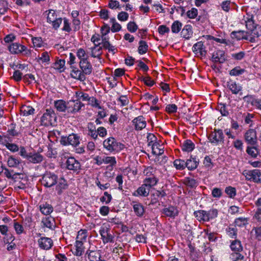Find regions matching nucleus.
I'll list each match as a JSON object with an SVG mask.
<instances>
[{
	"instance_id": "nucleus-1",
	"label": "nucleus",
	"mask_w": 261,
	"mask_h": 261,
	"mask_svg": "<svg viewBox=\"0 0 261 261\" xmlns=\"http://www.w3.org/2000/svg\"><path fill=\"white\" fill-rule=\"evenodd\" d=\"M103 145L104 147L110 152H119L124 148V145L116 141V139L113 137H109L106 139Z\"/></svg>"
},
{
	"instance_id": "nucleus-2",
	"label": "nucleus",
	"mask_w": 261,
	"mask_h": 261,
	"mask_svg": "<svg viewBox=\"0 0 261 261\" xmlns=\"http://www.w3.org/2000/svg\"><path fill=\"white\" fill-rule=\"evenodd\" d=\"M8 49L12 54H22L23 56L29 57L31 55V50L27 47L18 43H13L8 46Z\"/></svg>"
},
{
	"instance_id": "nucleus-3",
	"label": "nucleus",
	"mask_w": 261,
	"mask_h": 261,
	"mask_svg": "<svg viewBox=\"0 0 261 261\" xmlns=\"http://www.w3.org/2000/svg\"><path fill=\"white\" fill-rule=\"evenodd\" d=\"M246 27L248 30L246 32L254 39L261 36V27L255 24L252 17L246 21Z\"/></svg>"
},
{
	"instance_id": "nucleus-4",
	"label": "nucleus",
	"mask_w": 261,
	"mask_h": 261,
	"mask_svg": "<svg viewBox=\"0 0 261 261\" xmlns=\"http://www.w3.org/2000/svg\"><path fill=\"white\" fill-rule=\"evenodd\" d=\"M58 176L54 173L45 172L40 179L42 185L46 188H50L57 183Z\"/></svg>"
},
{
	"instance_id": "nucleus-5",
	"label": "nucleus",
	"mask_w": 261,
	"mask_h": 261,
	"mask_svg": "<svg viewBox=\"0 0 261 261\" xmlns=\"http://www.w3.org/2000/svg\"><path fill=\"white\" fill-rule=\"evenodd\" d=\"M56 122V117L53 110L47 109L41 118L42 125L48 126L54 125Z\"/></svg>"
},
{
	"instance_id": "nucleus-6",
	"label": "nucleus",
	"mask_w": 261,
	"mask_h": 261,
	"mask_svg": "<svg viewBox=\"0 0 261 261\" xmlns=\"http://www.w3.org/2000/svg\"><path fill=\"white\" fill-rule=\"evenodd\" d=\"M75 95L77 98L80 99V100L87 101V105H90L93 107L97 108L98 109H101L98 101L95 97H90L87 93L82 91L76 92Z\"/></svg>"
},
{
	"instance_id": "nucleus-7",
	"label": "nucleus",
	"mask_w": 261,
	"mask_h": 261,
	"mask_svg": "<svg viewBox=\"0 0 261 261\" xmlns=\"http://www.w3.org/2000/svg\"><path fill=\"white\" fill-rule=\"evenodd\" d=\"M80 142V136L74 133L70 134L67 137L63 136L61 137L60 140L61 144L64 146L71 145L73 146L76 147L79 145Z\"/></svg>"
},
{
	"instance_id": "nucleus-8",
	"label": "nucleus",
	"mask_w": 261,
	"mask_h": 261,
	"mask_svg": "<svg viewBox=\"0 0 261 261\" xmlns=\"http://www.w3.org/2000/svg\"><path fill=\"white\" fill-rule=\"evenodd\" d=\"M243 175L246 180L253 181L256 183L261 182V172L258 169L245 170L243 172Z\"/></svg>"
},
{
	"instance_id": "nucleus-9",
	"label": "nucleus",
	"mask_w": 261,
	"mask_h": 261,
	"mask_svg": "<svg viewBox=\"0 0 261 261\" xmlns=\"http://www.w3.org/2000/svg\"><path fill=\"white\" fill-rule=\"evenodd\" d=\"M248 33L244 31H233L230 36L232 39L236 38L237 40L245 39L252 43L256 42V40L254 39V37L251 36Z\"/></svg>"
},
{
	"instance_id": "nucleus-10",
	"label": "nucleus",
	"mask_w": 261,
	"mask_h": 261,
	"mask_svg": "<svg viewBox=\"0 0 261 261\" xmlns=\"http://www.w3.org/2000/svg\"><path fill=\"white\" fill-rule=\"evenodd\" d=\"M103 243L105 244L114 242V236L111 232L110 229L107 227H102L99 230Z\"/></svg>"
},
{
	"instance_id": "nucleus-11",
	"label": "nucleus",
	"mask_w": 261,
	"mask_h": 261,
	"mask_svg": "<svg viewBox=\"0 0 261 261\" xmlns=\"http://www.w3.org/2000/svg\"><path fill=\"white\" fill-rule=\"evenodd\" d=\"M68 113L75 114L81 111L84 105L81 101L80 99L70 100L68 101Z\"/></svg>"
},
{
	"instance_id": "nucleus-12",
	"label": "nucleus",
	"mask_w": 261,
	"mask_h": 261,
	"mask_svg": "<svg viewBox=\"0 0 261 261\" xmlns=\"http://www.w3.org/2000/svg\"><path fill=\"white\" fill-rule=\"evenodd\" d=\"M67 169L78 172L81 169V164L73 157L69 158L66 162Z\"/></svg>"
},
{
	"instance_id": "nucleus-13",
	"label": "nucleus",
	"mask_w": 261,
	"mask_h": 261,
	"mask_svg": "<svg viewBox=\"0 0 261 261\" xmlns=\"http://www.w3.org/2000/svg\"><path fill=\"white\" fill-rule=\"evenodd\" d=\"M245 141L252 145H254L257 142L256 132L254 129H249L245 134Z\"/></svg>"
},
{
	"instance_id": "nucleus-14",
	"label": "nucleus",
	"mask_w": 261,
	"mask_h": 261,
	"mask_svg": "<svg viewBox=\"0 0 261 261\" xmlns=\"http://www.w3.org/2000/svg\"><path fill=\"white\" fill-rule=\"evenodd\" d=\"M224 138V135L221 130H215L208 137V139L212 143H218L222 142Z\"/></svg>"
},
{
	"instance_id": "nucleus-15",
	"label": "nucleus",
	"mask_w": 261,
	"mask_h": 261,
	"mask_svg": "<svg viewBox=\"0 0 261 261\" xmlns=\"http://www.w3.org/2000/svg\"><path fill=\"white\" fill-rule=\"evenodd\" d=\"M227 55L225 54L224 51L217 50L213 53L212 60L215 63H222L225 61Z\"/></svg>"
},
{
	"instance_id": "nucleus-16",
	"label": "nucleus",
	"mask_w": 261,
	"mask_h": 261,
	"mask_svg": "<svg viewBox=\"0 0 261 261\" xmlns=\"http://www.w3.org/2000/svg\"><path fill=\"white\" fill-rule=\"evenodd\" d=\"M80 67L85 75H89L91 73L92 71V66L90 62L87 60H82L79 62Z\"/></svg>"
},
{
	"instance_id": "nucleus-17",
	"label": "nucleus",
	"mask_w": 261,
	"mask_h": 261,
	"mask_svg": "<svg viewBox=\"0 0 261 261\" xmlns=\"http://www.w3.org/2000/svg\"><path fill=\"white\" fill-rule=\"evenodd\" d=\"M231 45H232V46H233V43H230L229 42V51L230 52V60L237 61L242 60L245 57V52L244 51L236 52L234 48H231Z\"/></svg>"
},
{
	"instance_id": "nucleus-18",
	"label": "nucleus",
	"mask_w": 261,
	"mask_h": 261,
	"mask_svg": "<svg viewBox=\"0 0 261 261\" xmlns=\"http://www.w3.org/2000/svg\"><path fill=\"white\" fill-rule=\"evenodd\" d=\"M194 215L196 219L200 222L208 221L210 219L213 218V217L210 216V213H207L203 210L195 211Z\"/></svg>"
},
{
	"instance_id": "nucleus-19",
	"label": "nucleus",
	"mask_w": 261,
	"mask_h": 261,
	"mask_svg": "<svg viewBox=\"0 0 261 261\" xmlns=\"http://www.w3.org/2000/svg\"><path fill=\"white\" fill-rule=\"evenodd\" d=\"M38 243L41 248L45 250L50 249L53 244L52 240L47 237L41 238L38 240Z\"/></svg>"
},
{
	"instance_id": "nucleus-20",
	"label": "nucleus",
	"mask_w": 261,
	"mask_h": 261,
	"mask_svg": "<svg viewBox=\"0 0 261 261\" xmlns=\"http://www.w3.org/2000/svg\"><path fill=\"white\" fill-rule=\"evenodd\" d=\"M161 212L165 216L171 218H175L178 215V210L173 206L164 208Z\"/></svg>"
},
{
	"instance_id": "nucleus-21",
	"label": "nucleus",
	"mask_w": 261,
	"mask_h": 261,
	"mask_svg": "<svg viewBox=\"0 0 261 261\" xmlns=\"http://www.w3.org/2000/svg\"><path fill=\"white\" fill-rule=\"evenodd\" d=\"M193 51L196 55H197V56H205L206 53L204 47H203V44L201 41L198 42L194 45L193 47Z\"/></svg>"
},
{
	"instance_id": "nucleus-22",
	"label": "nucleus",
	"mask_w": 261,
	"mask_h": 261,
	"mask_svg": "<svg viewBox=\"0 0 261 261\" xmlns=\"http://www.w3.org/2000/svg\"><path fill=\"white\" fill-rule=\"evenodd\" d=\"M56 184V190L58 195H61L63 190L66 189L68 187L67 181L63 177L58 179Z\"/></svg>"
},
{
	"instance_id": "nucleus-23",
	"label": "nucleus",
	"mask_w": 261,
	"mask_h": 261,
	"mask_svg": "<svg viewBox=\"0 0 261 261\" xmlns=\"http://www.w3.org/2000/svg\"><path fill=\"white\" fill-rule=\"evenodd\" d=\"M150 189L146 184H143L134 193V196H147L150 192Z\"/></svg>"
},
{
	"instance_id": "nucleus-24",
	"label": "nucleus",
	"mask_w": 261,
	"mask_h": 261,
	"mask_svg": "<svg viewBox=\"0 0 261 261\" xmlns=\"http://www.w3.org/2000/svg\"><path fill=\"white\" fill-rule=\"evenodd\" d=\"M133 123L137 130H142L146 125V122L142 116H139L133 120Z\"/></svg>"
},
{
	"instance_id": "nucleus-25",
	"label": "nucleus",
	"mask_w": 261,
	"mask_h": 261,
	"mask_svg": "<svg viewBox=\"0 0 261 261\" xmlns=\"http://www.w3.org/2000/svg\"><path fill=\"white\" fill-rule=\"evenodd\" d=\"M71 76L75 79L84 81L86 80L85 74L76 67H73L70 73Z\"/></svg>"
},
{
	"instance_id": "nucleus-26",
	"label": "nucleus",
	"mask_w": 261,
	"mask_h": 261,
	"mask_svg": "<svg viewBox=\"0 0 261 261\" xmlns=\"http://www.w3.org/2000/svg\"><path fill=\"white\" fill-rule=\"evenodd\" d=\"M54 106L58 112H65L66 110L68 111V102L66 103L63 100L55 101Z\"/></svg>"
},
{
	"instance_id": "nucleus-27",
	"label": "nucleus",
	"mask_w": 261,
	"mask_h": 261,
	"mask_svg": "<svg viewBox=\"0 0 261 261\" xmlns=\"http://www.w3.org/2000/svg\"><path fill=\"white\" fill-rule=\"evenodd\" d=\"M133 203V209L136 215L138 217H142L145 213V209L143 205L139 202H134Z\"/></svg>"
},
{
	"instance_id": "nucleus-28",
	"label": "nucleus",
	"mask_w": 261,
	"mask_h": 261,
	"mask_svg": "<svg viewBox=\"0 0 261 261\" xmlns=\"http://www.w3.org/2000/svg\"><path fill=\"white\" fill-rule=\"evenodd\" d=\"M100 43H98L97 45H95L94 47L91 48V56L93 58H97L99 59H101L102 54V47L100 46Z\"/></svg>"
},
{
	"instance_id": "nucleus-29",
	"label": "nucleus",
	"mask_w": 261,
	"mask_h": 261,
	"mask_svg": "<svg viewBox=\"0 0 261 261\" xmlns=\"http://www.w3.org/2000/svg\"><path fill=\"white\" fill-rule=\"evenodd\" d=\"M152 153L154 155H160L164 153V147L162 144L155 142L152 144Z\"/></svg>"
},
{
	"instance_id": "nucleus-30",
	"label": "nucleus",
	"mask_w": 261,
	"mask_h": 261,
	"mask_svg": "<svg viewBox=\"0 0 261 261\" xmlns=\"http://www.w3.org/2000/svg\"><path fill=\"white\" fill-rule=\"evenodd\" d=\"M186 164V167L189 170H193L197 167L199 164V160H197L196 158H191L187 160Z\"/></svg>"
},
{
	"instance_id": "nucleus-31",
	"label": "nucleus",
	"mask_w": 261,
	"mask_h": 261,
	"mask_svg": "<svg viewBox=\"0 0 261 261\" xmlns=\"http://www.w3.org/2000/svg\"><path fill=\"white\" fill-rule=\"evenodd\" d=\"M65 63L64 60L57 59L55 62L53 64L51 67L61 72L65 70Z\"/></svg>"
},
{
	"instance_id": "nucleus-32",
	"label": "nucleus",
	"mask_w": 261,
	"mask_h": 261,
	"mask_svg": "<svg viewBox=\"0 0 261 261\" xmlns=\"http://www.w3.org/2000/svg\"><path fill=\"white\" fill-rule=\"evenodd\" d=\"M43 156L39 153H30L28 156V160L33 163H39L43 161Z\"/></svg>"
},
{
	"instance_id": "nucleus-33",
	"label": "nucleus",
	"mask_w": 261,
	"mask_h": 261,
	"mask_svg": "<svg viewBox=\"0 0 261 261\" xmlns=\"http://www.w3.org/2000/svg\"><path fill=\"white\" fill-rule=\"evenodd\" d=\"M86 254L88 255V259L90 261H98L100 259V255L97 250H88Z\"/></svg>"
},
{
	"instance_id": "nucleus-34",
	"label": "nucleus",
	"mask_w": 261,
	"mask_h": 261,
	"mask_svg": "<svg viewBox=\"0 0 261 261\" xmlns=\"http://www.w3.org/2000/svg\"><path fill=\"white\" fill-rule=\"evenodd\" d=\"M42 223L44 227L53 229L55 226L54 219L51 217H47L42 219Z\"/></svg>"
},
{
	"instance_id": "nucleus-35",
	"label": "nucleus",
	"mask_w": 261,
	"mask_h": 261,
	"mask_svg": "<svg viewBox=\"0 0 261 261\" xmlns=\"http://www.w3.org/2000/svg\"><path fill=\"white\" fill-rule=\"evenodd\" d=\"M158 170L152 167H147L143 171V174L146 177H153L157 176Z\"/></svg>"
},
{
	"instance_id": "nucleus-36",
	"label": "nucleus",
	"mask_w": 261,
	"mask_h": 261,
	"mask_svg": "<svg viewBox=\"0 0 261 261\" xmlns=\"http://www.w3.org/2000/svg\"><path fill=\"white\" fill-rule=\"evenodd\" d=\"M40 210L43 214L48 215L53 211V207L50 204L45 203L40 205Z\"/></svg>"
},
{
	"instance_id": "nucleus-37",
	"label": "nucleus",
	"mask_w": 261,
	"mask_h": 261,
	"mask_svg": "<svg viewBox=\"0 0 261 261\" xmlns=\"http://www.w3.org/2000/svg\"><path fill=\"white\" fill-rule=\"evenodd\" d=\"M195 148L194 144L190 140L184 141L182 145V150L184 151L190 152Z\"/></svg>"
},
{
	"instance_id": "nucleus-38",
	"label": "nucleus",
	"mask_w": 261,
	"mask_h": 261,
	"mask_svg": "<svg viewBox=\"0 0 261 261\" xmlns=\"http://www.w3.org/2000/svg\"><path fill=\"white\" fill-rule=\"evenodd\" d=\"M159 179L157 176L153 177H146L144 180L143 183L146 184V186H148L150 189L151 187L155 186L158 182Z\"/></svg>"
},
{
	"instance_id": "nucleus-39",
	"label": "nucleus",
	"mask_w": 261,
	"mask_h": 261,
	"mask_svg": "<svg viewBox=\"0 0 261 261\" xmlns=\"http://www.w3.org/2000/svg\"><path fill=\"white\" fill-rule=\"evenodd\" d=\"M88 135L93 139L96 140L97 138L98 134L95 127L93 125V123H89L88 124Z\"/></svg>"
},
{
	"instance_id": "nucleus-40",
	"label": "nucleus",
	"mask_w": 261,
	"mask_h": 261,
	"mask_svg": "<svg viewBox=\"0 0 261 261\" xmlns=\"http://www.w3.org/2000/svg\"><path fill=\"white\" fill-rule=\"evenodd\" d=\"M232 251L234 252H241L243 250L241 242L239 240H235L232 241L230 246Z\"/></svg>"
},
{
	"instance_id": "nucleus-41",
	"label": "nucleus",
	"mask_w": 261,
	"mask_h": 261,
	"mask_svg": "<svg viewBox=\"0 0 261 261\" xmlns=\"http://www.w3.org/2000/svg\"><path fill=\"white\" fill-rule=\"evenodd\" d=\"M148 49V45L147 43L143 40H141L139 42L138 53L140 55L146 54Z\"/></svg>"
},
{
	"instance_id": "nucleus-42",
	"label": "nucleus",
	"mask_w": 261,
	"mask_h": 261,
	"mask_svg": "<svg viewBox=\"0 0 261 261\" xmlns=\"http://www.w3.org/2000/svg\"><path fill=\"white\" fill-rule=\"evenodd\" d=\"M192 34V29L190 25H186L182 29L181 36L186 39H189Z\"/></svg>"
},
{
	"instance_id": "nucleus-43",
	"label": "nucleus",
	"mask_w": 261,
	"mask_h": 261,
	"mask_svg": "<svg viewBox=\"0 0 261 261\" xmlns=\"http://www.w3.org/2000/svg\"><path fill=\"white\" fill-rule=\"evenodd\" d=\"M87 231L86 230H80L76 237V242H84L86 241L87 237Z\"/></svg>"
},
{
	"instance_id": "nucleus-44",
	"label": "nucleus",
	"mask_w": 261,
	"mask_h": 261,
	"mask_svg": "<svg viewBox=\"0 0 261 261\" xmlns=\"http://www.w3.org/2000/svg\"><path fill=\"white\" fill-rule=\"evenodd\" d=\"M102 161L106 164H110L111 167L115 166L116 165V160L114 156H104Z\"/></svg>"
},
{
	"instance_id": "nucleus-45",
	"label": "nucleus",
	"mask_w": 261,
	"mask_h": 261,
	"mask_svg": "<svg viewBox=\"0 0 261 261\" xmlns=\"http://www.w3.org/2000/svg\"><path fill=\"white\" fill-rule=\"evenodd\" d=\"M174 166L177 170H183L186 167V162L181 159H176L174 162Z\"/></svg>"
},
{
	"instance_id": "nucleus-46",
	"label": "nucleus",
	"mask_w": 261,
	"mask_h": 261,
	"mask_svg": "<svg viewBox=\"0 0 261 261\" xmlns=\"http://www.w3.org/2000/svg\"><path fill=\"white\" fill-rule=\"evenodd\" d=\"M75 248V255L79 256L82 255L84 251L83 243L76 241Z\"/></svg>"
},
{
	"instance_id": "nucleus-47",
	"label": "nucleus",
	"mask_w": 261,
	"mask_h": 261,
	"mask_svg": "<svg viewBox=\"0 0 261 261\" xmlns=\"http://www.w3.org/2000/svg\"><path fill=\"white\" fill-rule=\"evenodd\" d=\"M4 170V174L8 178L15 179L17 177V175H20L19 173L14 172L13 170H9L7 168H5Z\"/></svg>"
},
{
	"instance_id": "nucleus-48",
	"label": "nucleus",
	"mask_w": 261,
	"mask_h": 261,
	"mask_svg": "<svg viewBox=\"0 0 261 261\" xmlns=\"http://www.w3.org/2000/svg\"><path fill=\"white\" fill-rule=\"evenodd\" d=\"M245 72L244 69H242L240 66H237L229 71V74L233 76H238Z\"/></svg>"
},
{
	"instance_id": "nucleus-49",
	"label": "nucleus",
	"mask_w": 261,
	"mask_h": 261,
	"mask_svg": "<svg viewBox=\"0 0 261 261\" xmlns=\"http://www.w3.org/2000/svg\"><path fill=\"white\" fill-rule=\"evenodd\" d=\"M182 23L178 21H175L171 25V31L173 33H178L181 30Z\"/></svg>"
},
{
	"instance_id": "nucleus-50",
	"label": "nucleus",
	"mask_w": 261,
	"mask_h": 261,
	"mask_svg": "<svg viewBox=\"0 0 261 261\" xmlns=\"http://www.w3.org/2000/svg\"><path fill=\"white\" fill-rule=\"evenodd\" d=\"M20 164V161L12 156H10L8 160V165L11 167H17Z\"/></svg>"
},
{
	"instance_id": "nucleus-51",
	"label": "nucleus",
	"mask_w": 261,
	"mask_h": 261,
	"mask_svg": "<svg viewBox=\"0 0 261 261\" xmlns=\"http://www.w3.org/2000/svg\"><path fill=\"white\" fill-rule=\"evenodd\" d=\"M110 21L112 23V26L111 28L112 32H117L121 30V25L116 22V19L114 18H111Z\"/></svg>"
},
{
	"instance_id": "nucleus-52",
	"label": "nucleus",
	"mask_w": 261,
	"mask_h": 261,
	"mask_svg": "<svg viewBox=\"0 0 261 261\" xmlns=\"http://www.w3.org/2000/svg\"><path fill=\"white\" fill-rule=\"evenodd\" d=\"M218 109L220 111L222 116H227L228 115L227 106L225 104L219 103Z\"/></svg>"
},
{
	"instance_id": "nucleus-53",
	"label": "nucleus",
	"mask_w": 261,
	"mask_h": 261,
	"mask_svg": "<svg viewBox=\"0 0 261 261\" xmlns=\"http://www.w3.org/2000/svg\"><path fill=\"white\" fill-rule=\"evenodd\" d=\"M255 115L253 114L248 113L245 117L244 121L246 124H249L250 127H252L253 124V119L254 118Z\"/></svg>"
},
{
	"instance_id": "nucleus-54",
	"label": "nucleus",
	"mask_w": 261,
	"mask_h": 261,
	"mask_svg": "<svg viewBox=\"0 0 261 261\" xmlns=\"http://www.w3.org/2000/svg\"><path fill=\"white\" fill-rule=\"evenodd\" d=\"M76 56L80 61L82 60H87L88 56L85 50L83 48H79L76 52Z\"/></svg>"
},
{
	"instance_id": "nucleus-55",
	"label": "nucleus",
	"mask_w": 261,
	"mask_h": 261,
	"mask_svg": "<svg viewBox=\"0 0 261 261\" xmlns=\"http://www.w3.org/2000/svg\"><path fill=\"white\" fill-rule=\"evenodd\" d=\"M204 166L207 169H211L213 167L212 159L210 156H206L203 162Z\"/></svg>"
},
{
	"instance_id": "nucleus-56",
	"label": "nucleus",
	"mask_w": 261,
	"mask_h": 261,
	"mask_svg": "<svg viewBox=\"0 0 261 261\" xmlns=\"http://www.w3.org/2000/svg\"><path fill=\"white\" fill-rule=\"evenodd\" d=\"M246 151L253 158H256L258 153V150L255 147H248Z\"/></svg>"
},
{
	"instance_id": "nucleus-57",
	"label": "nucleus",
	"mask_w": 261,
	"mask_h": 261,
	"mask_svg": "<svg viewBox=\"0 0 261 261\" xmlns=\"http://www.w3.org/2000/svg\"><path fill=\"white\" fill-rule=\"evenodd\" d=\"M8 9L7 2L5 0H0V14H4Z\"/></svg>"
},
{
	"instance_id": "nucleus-58",
	"label": "nucleus",
	"mask_w": 261,
	"mask_h": 261,
	"mask_svg": "<svg viewBox=\"0 0 261 261\" xmlns=\"http://www.w3.org/2000/svg\"><path fill=\"white\" fill-rule=\"evenodd\" d=\"M184 184L191 188H194L197 186V182L196 180L189 177H187L185 179Z\"/></svg>"
},
{
	"instance_id": "nucleus-59",
	"label": "nucleus",
	"mask_w": 261,
	"mask_h": 261,
	"mask_svg": "<svg viewBox=\"0 0 261 261\" xmlns=\"http://www.w3.org/2000/svg\"><path fill=\"white\" fill-rule=\"evenodd\" d=\"M57 18V14L56 12L53 10H49L47 17V21L50 23L51 21H55V19Z\"/></svg>"
},
{
	"instance_id": "nucleus-60",
	"label": "nucleus",
	"mask_w": 261,
	"mask_h": 261,
	"mask_svg": "<svg viewBox=\"0 0 261 261\" xmlns=\"http://www.w3.org/2000/svg\"><path fill=\"white\" fill-rule=\"evenodd\" d=\"M21 111L23 113L24 115H29L34 113V109L30 106H23Z\"/></svg>"
},
{
	"instance_id": "nucleus-61",
	"label": "nucleus",
	"mask_w": 261,
	"mask_h": 261,
	"mask_svg": "<svg viewBox=\"0 0 261 261\" xmlns=\"http://www.w3.org/2000/svg\"><path fill=\"white\" fill-rule=\"evenodd\" d=\"M248 219L245 218H239L235 220V224L238 226H245L248 224Z\"/></svg>"
},
{
	"instance_id": "nucleus-62",
	"label": "nucleus",
	"mask_w": 261,
	"mask_h": 261,
	"mask_svg": "<svg viewBox=\"0 0 261 261\" xmlns=\"http://www.w3.org/2000/svg\"><path fill=\"white\" fill-rule=\"evenodd\" d=\"M125 73V70L122 68H117L115 70L113 77L115 81L117 80V77H120L124 75Z\"/></svg>"
},
{
	"instance_id": "nucleus-63",
	"label": "nucleus",
	"mask_w": 261,
	"mask_h": 261,
	"mask_svg": "<svg viewBox=\"0 0 261 261\" xmlns=\"http://www.w3.org/2000/svg\"><path fill=\"white\" fill-rule=\"evenodd\" d=\"M138 28V25L134 21H130L127 25V30L131 33L135 32Z\"/></svg>"
},
{
	"instance_id": "nucleus-64",
	"label": "nucleus",
	"mask_w": 261,
	"mask_h": 261,
	"mask_svg": "<svg viewBox=\"0 0 261 261\" xmlns=\"http://www.w3.org/2000/svg\"><path fill=\"white\" fill-rule=\"evenodd\" d=\"M198 14L197 10L196 8H193L187 12V16L191 19L195 18Z\"/></svg>"
}]
</instances>
